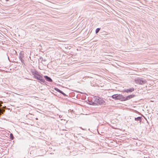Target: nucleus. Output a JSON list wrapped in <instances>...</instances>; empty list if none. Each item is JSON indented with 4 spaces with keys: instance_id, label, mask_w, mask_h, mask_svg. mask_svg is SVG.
I'll return each mask as SVG.
<instances>
[{
    "instance_id": "1",
    "label": "nucleus",
    "mask_w": 158,
    "mask_h": 158,
    "mask_svg": "<svg viewBox=\"0 0 158 158\" xmlns=\"http://www.w3.org/2000/svg\"><path fill=\"white\" fill-rule=\"evenodd\" d=\"M95 103H96L98 105H104L106 104V102L104 101L102 98L99 97H97L95 98L94 102L92 103V105H94Z\"/></svg>"
},
{
    "instance_id": "2",
    "label": "nucleus",
    "mask_w": 158,
    "mask_h": 158,
    "mask_svg": "<svg viewBox=\"0 0 158 158\" xmlns=\"http://www.w3.org/2000/svg\"><path fill=\"white\" fill-rule=\"evenodd\" d=\"M135 82L136 83L139 85H143L146 83V80L142 78H137L135 80Z\"/></svg>"
},
{
    "instance_id": "3",
    "label": "nucleus",
    "mask_w": 158,
    "mask_h": 158,
    "mask_svg": "<svg viewBox=\"0 0 158 158\" xmlns=\"http://www.w3.org/2000/svg\"><path fill=\"white\" fill-rule=\"evenodd\" d=\"M112 98L116 100L123 101V96L120 94H115L112 96Z\"/></svg>"
},
{
    "instance_id": "4",
    "label": "nucleus",
    "mask_w": 158,
    "mask_h": 158,
    "mask_svg": "<svg viewBox=\"0 0 158 158\" xmlns=\"http://www.w3.org/2000/svg\"><path fill=\"white\" fill-rule=\"evenodd\" d=\"M34 78L44 83L45 82V80L43 78V77L40 75L39 73L36 76H33Z\"/></svg>"
},
{
    "instance_id": "5",
    "label": "nucleus",
    "mask_w": 158,
    "mask_h": 158,
    "mask_svg": "<svg viewBox=\"0 0 158 158\" xmlns=\"http://www.w3.org/2000/svg\"><path fill=\"white\" fill-rule=\"evenodd\" d=\"M135 96V95L134 94H131L128 95L126 97L123 96V101H125L128 100L131 98H132Z\"/></svg>"
},
{
    "instance_id": "6",
    "label": "nucleus",
    "mask_w": 158,
    "mask_h": 158,
    "mask_svg": "<svg viewBox=\"0 0 158 158\" xmlns=\"http://www.w3.org/2000/svg\"><path fill=\"white\" fill-rule=\"evenodd\" d=\"M54 89L56 91H57L58 92L60 93H61V94H63L64 95V96H66V94L65 93H64L62 91H61V90H60L58 88H56Z\"/></svg>"
},
{
    "instance_id": "7",
    "label": "nucleus",
    "mask_w": 158,
    "mask_h": 158,
    "mask_svg": "<svg viewBox=\"0 0 158 158\" xmlns=\"http://www.w3.org/2000/svg\"><path fill=\"white\" fill-rule=\"evenodd\" d=\"M31 73L32 75H33V76L38 75V74L39 73L35 69L31 70Z\"/></svg>"
},
{
    "instance_id": "8",
    "label": "nucleus",
    "mask_w": 158,
    "mask_h": 158,
    "mask_svg": "<svg viewBox=\"0 0 158 158\" xmlns=\"http://www.w3.org/2000/svg\"><path fill=\"white\" fill-rule=\"evenodd\" d=\"M134 90V89L133 88H131L129 89L125 90L124 92L127 93L132 92Z\"/></svg>"
},
{
    "instance_id": "9",
    "label": "nucleus",
    "mask_w": 158,
    "mask_h": 158,
    "mask_svg": "<svg viewBox=\"0 0 158 158\" xmlns=\"http://www.w3.org/2000/svg\"><path fill=\"white\" fill-rule=\"evenodd\" d=\"M44 78H45V79L47 81L50 82H52V79L50 77L47 76H44Z\"/></svg>"
},
{
    "instance_id": "10",
    "label": "nucleus",
    "mask_w": 158,
    "mask_h": 158,
    "mask_svg": "<svg viewBox=\"0 0 158 158\" xmlns=\"http://www.w3.org/2000/svg\"><path fill=\"white\" fill-rule=\"evenodd\" d=\"M142 117H138L135 118V120L136 121H139L140 123L142 121Z\"/></svg>"
},
{
    "instance_id": "11",
    "label": "nucleus",
    "mask_w": 158,
    "mask_h": 158,
    "mask_svg": "<svg viewBox=\"0 0 158 158\" xmlns=\"http://www.w3.org/2000/svg\"><path fill=\"white\" fill-rule=\"evenodd\" d=\"M2 103V102L0 101V113H2L4 111V110H3L2 108H1L2 105L1 104Z\"/></svg>"
},
{
    "instance_id": "12",
    "label": "nucleus",
    "mask_w": 158,
    "mask_h": 158,
    "mask_svg": "<svg viewBox=\"0 0 158 158\" xmlns=\"http://www.w3.org/2000/svg\"><path fill=\"white\" fill-rule=\"evenodd\" d=\"M24 57L23 54H20L19 55V59L20 60L22 59Z\"/></svg>"
},
{
    "instance_id": "13",
    "label": "nucleus",
    "mask_w": 158,
    "mask_h": 158,
    "mask_svg": "<svg viewBox=\"0 0 158 158\" xmlns=\"http://www.w3.org/2000/svg\"><path fill=\"white\" fill-rule=\"evenodd\" d=\"M10 138L11 140H13L14 138L13 134L12 133L10 134Z\"/></svg>"
},
{
    "instance_id": "14",
    "label": "nucleus",
    "mask_w": 158,
    "mask_h": 158,
    "mask_svg": "<svg viewBox=\"0 0 158 158\" xmlns=\"http://www.w3.org/2000/svg\"><path fill=\"white\" fill-rule=\"evenodd\" d=\"M40 60H41V62L42 61H46L47 60L46 59H43V58L41 57L40 58Z\"/></svg>"
},
{
    "instance_id": "15",
    "label": "nucleus",
    "mask_w": 158,
    "mask_h": 158,
    "mask_svg": "<svg viewBox=\"0 0 158 158\" xmlns=\"http://www.w3.org/2000/svg\"><path fill=\"white\" fill-rule=\"evenodd\" d=\"M100 29L99 28H97L96 29V30H95V32L96 34H97V33H98L99 31L100 30Z\"/></svg>"
},
{
    "instance_id": "16",
    "label": "nucleus",
    "mask_w": 158,
    "mask_h": 158,
    "mask_svg": "<svg viewBox=\"0 0 158 158\" xmlns=\"http://www.w3.org/2000/svg\"><path fill=\"white\" fill-rule=\"evenodd\" d=\"M20 60H21V62H22V64H24V60H23V59H20Z\"/></svg>"
}]
</instances>
